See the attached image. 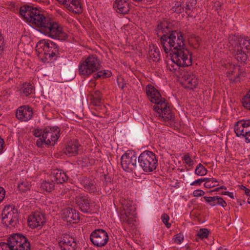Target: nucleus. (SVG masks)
<instances>
[{
    "label": "nucleus",
    "mask_w": 250,
    "mask_h": 250,
    "mask_svg": "<svg viewBox=\"0 0 250 250\" xmlns=\"http://www.w3.org/2000/svg\"><path fill=\"white\" fill-rule=\"evenodd\" d=\"M40 12L37 8L29 5H24L20 9V15L37 27L38 31L52 39L65 40L68 36L61 26Z\"/></svg>",
    "instance_id": "f257e3e1"
},
{
    "label": "nucleus",
    "mask_w": 250,
    "mask_h": 250,
    "mask_svg": "<svg viewBox=\"0 0 250 250\" xmlns=\"http://www.w3.org/2000/svg\"><path fill=\"white\" fill-rule=\"evenodd\" d=\"M157 37L160 39V44L164 51L168 54L172 50V43H174L177 30H175L173 25L167 20L160 22L155 29Z\"/></svg>",
    "instance_id": "f03ea898"
},
{
    "label": "nucleus",
    "mask_w": 250,
    "mask_h": 250,
    "mask_svg": "<svg viewBox=\"0 0 250 250\" xmlns=\"http://www.w3.org/2000/svg\"><path fill=\"white\" fill-rule=\"evenodd\" d=\"M36 50L39 53L38 56L43 62L54 61L60 57V48L57 43L50 40L39 41Z\"/></svg>",
    "instance_id": "7ed1b4c3"
},
{
    "label": "nucleus",
    "mask_w": 250,
    "mask_h": 250,
    "mask_svg": "<svg viewBox=\"0 0 250 250\" xmlns=\"http://www.w3.org/2000/svg\"><path fill=\"white\" fill-rule=\"evenodd\" d=\"M229 40L231 45H234L233 51L235 58L238 62H245L248 58L247 53H250V38L231 35L229 36Z\"/></svg>",
    "instance_id": "20e7f679"
},
{
    "label": "nucleus",
    "mask_w": 250,
    "mask_h": 250,
    "mask_svg": "<svg viewBox=\"0 0 250 250\" xmlns=\"http://www.w3.org/2000/svg\"><path fill=\"white\" fill-rule=\"evenodd\" d=\"M0 250H31L30 243L21 233H13L6 242H0Z\"/></svg>",
    "instance_id": "39448f33"
},
{
    "label": "nucleus",
    "mask_w": 250,
    "mask_h": 250,
    "mask_svg": "<svg viewBox=\"0 0 250 250\" xmlns=\"http://www.w3.org/2000/svg\"><path fill=\"white\" fill-rule=\"evenodd\" d=\"M100 62L96 55H90L79 65L80 75L87 77L101 69Z\"/></svg>",
    "instance_id": "423d86ee"
},
{
    "label": "nucleus",
    "mask_w": 250,
    "mask_h": 250,
    "mask_svg": "<svg viewBox=\"0 0 250 250\" xmlns=\"http://www.w3.org/2000/svg\"><path fill=\"white\" fill-rule=\"evenodd\" d=\"M138 170L141 168L146 172L154 170L158 165L156 156L152 152L146 150L138 157Z\"/></svg>",
    "instance_id": "0eeeda50"
},
{
    "label": "nucleus",
    "mask_w": 250,
    "mask_h": 250,
    "mask_svg": "<svg viewBox=\"0 0 250 250\" xmlns=\"http://www.w3.org/2000/svg\"><path fill=\"white\" fill-rule=\"evenodd\" d=\"M60 129L57 126H46L44 128L42 138L37 140L36 144L39 147H42L44 144L53 146L60 137Z\"/></svg>",
    "instance_id": "6e6552de"
},
{
    "label": "nucleus",
    "mask_w": 250,
    "mask_h": 250,
    "mask_svg": "<svg viewBox=\"0 0 250 250\" xmlns=\"http://www.w3.org/2000/svg\"><path fill=\"white\" fill-rule=\"evenodd\" d=\"M171 52L170 55L172 62L183 67L191 65V53L185 47Z\"/></svg>",
    "instance_id": "1a4fd4ad"
},
{
    "label": "nucleus",
    "mask_w": 250,
    "mask_h": 250,
    "mask_svg": "<svg viewBox=\"0 0 250 250\" xmlns=\"http://www.w3.org/2000/svg\"><path fill=\"white\" fill-rule=\"evenodd\" d=\"M137 155L132 150H128L121 157V165L124 170L126 171H132L137 168L138 169V163L136 162Z\"/></svg>",
    "instance_id": "9d476101"
},
{
    "label": "nucleus",
    "mask_w": 250,
    "mask_h": 250,
    "mask_svg": "<svg viewBox=\"0 0 250 250\" xmlns=\"http://www.w3.org/2000/svg\"><path fill=\"white\" fill-rule=\"evenodd\" d=\"M163 100L162 102H160L159 105H154L153 109L159 114V117L161 118V121L168 122V123L171 125L175 119L174 115L167 105V101L165 102L164 100Z\"/></svg>",
    "instance_id": "9b49d317"
},
{
    "label": "nucleus",
    "mask_w": 250,
    "mask_h": 250,
    "mask_svg": "<svg viewBox=\"0 0 250 250\" xmlns=\"http://www.w3.org/2000/svg\"><path fill=\"white\" fill-rule=\"evenodd\" d=\"M234 130L237 137L242 136L246 143H250V120H241L236 122Z\"/></svg>",
    "instance_id": "f8f14e48"
},
{
    "label": "nucleus",
    "mask_w": 250,
    "mask_h": 250,
    "mask_svg": "<svg viewBox=\"0 0 250 250\" xmlns=\"http://www.w3.org/2000/svg\"><path fill=\"white\" fill-rule=\"evenodd\" d=\"M90 240L92 243L98 247H102L106 245L109 240L107 232L101 229H96L91 233Z\"/></svg>",
    "instance_id": "ddd939ff"
},
{
    "label": "nucleus",
    "mask_w": 250,
    "mask_h": 250,
    "mask_svg": "<svg viewBox=\"0 0 250 250\" xmlns=\"http://www.w3.org/2000/svg\"><path fill=\"white\" fill-rule=\"evenodd\" d=\"M58 245L62 250H76L77 248L76 239L66 233L59 237Z\"/></svg>",
    "instance_id": "4468645a"
},
{
    "label": "nucleus",
    "mask_w": 250,
    "mask_h": 250,
    "mask_svg": "<svg viewBox=\"0 0 250 250\" xmlns=\"http://www.w3.org/2000/svg\"><path fill=\"white\" fill-rule=\"evenodd\" d=\"M146 91L149 101L155 104L154 105H159L160 104V102H162L163 101V100L165 102L167 101L165 98L162 97L161 94L159 91L150 84L146 86Z\"/></svg>",
    "instance_id": "2eb2a0df"
},
{
    "label": "nucleus",
    "mask_w": 250,
    "mask_h": 250,
    "mask_svg": "<svg viewBox=\"0 0 250 250\" xmlns=\"http://www.w3.org/2000/svg\"><path fill=\"white\" fill-rule=\"evenodd\" d=\"M33 109L29 105H22L19 107L16 111V118L21 122H27L32 119Z\"/></svg>",
    "instance_id": "dca6fc26"
},
{
    "label": "nucleus",
    "mask_w": 250,
    "mask_h": 250,
    "mask_svg": "<svg viewBox=\"0 0 250 250\" xmlns=\"http://www.w3.org/2000/svg\"><path fill=\"white\" fill-rule=\"evenodd\" d=\"M181 78L187 84L186 87L190 89L196 88L198 84L196 76L192 71H183L181 74Z\"/></svg>",
    "instance_id": "f3484780"
},
{
    "label": "nucleus",
    "mask_w": 250,
    "mask_h": 250,
    "mask_svg": "<svg viewBox=\"0 0 250 250\" xmlns=\"http://www.w3.org/2000/svg\"><path fill=\"white\" fill-rule=\"evenodd\" d=\"M74 202L83 212L90 213L91 212V200L88 197L78 195L74 198Z\"/></svg>",
    "instance_id": "a211bd4d"
},
{
    "label": "nucleus",
    "mask_w": 250,
    "mask_h": 250,
    "mask_svg": "<svg viewBox=\"0 0 250 250\" xmlns=\"http://www.w3.org/2000/svg\"><path fill=\"white\" fill-rule=\"evenodd\" d=\"M59 3L65 5L67 9L74 14H80L83 9L79 0H57Z\"/></svg>",
    "instance_id": "6ab92c4d"
},
{
    "label": "nucleus",
    "mask_w": 250,
    "mask_h": 250,
    "mask_svg": "<svg viewBox=\"0 0 250 250\" xmlns=\"http://www.w3.org/2000/svg\"><path fill=\"white\" fill-rule=\"evenodd\" d=\"M62 217L64 220L70 223H76L80 219L78 212L70 207L63 210Z\"/></svg>",
    "instance_id": "aec40b11"
},
{
    "label": "nucleus",
    "mask_w": 250,
    "mask_h": 250,
    "mask_svg": "<svg viewBox=\"0 0 250 250\" xmlns=\"http://www.w3.org/2000/svg\"><path fill=\"white\" fill-rule=\"evenodd\" d=\"M49 178L56 184H62L68 180V177L62 170L55 169L51 172Z\"/></svg>",
    "instance_id": "412c9836"
},
{
    "label": "nucleus",
    "mask_w": 250,
    "mask_h": 250,
    "mask_svg": "<svg viewBox=\"0 0 250 250\" xmlns=\"http://www.w3.org/2000/svg\"><path fill=\"white\" fill-rule=\"evenodd\" d=\"M28 225L32 228L42 226L45 223L44 215L40 212H36L28 219Z\"/></svg>",
    "instance_id": "4be33fe9"
},
{
    "label": "nucleus",
    "mask_w": 250,
    "mask_h": 250,
    "mask_svg": "<svg viewBox=\"0 0 250 250\" xmlns=\"http://www.w3.org/2000/svg\"><path fill=\"white\" fill-rule=\"evenodd\" d=\"M80 147L82 146L78 140H72L65 146L63 152L69 156H75L78 154Z\"/></svg>",
    "instance_id": "5701e85b"
},
{
    "label": "nucleus",
    "mask_w": 250,
    "mask_h": 250,
    "mask_svg": "<svg viewBox=\"0 0 250 250\" xmlns=\"http://www.w3.org/2000/svg\"><path fill=\"white\" fill-rule=\"evenodd\" d=\"M80 184L83 187L84 190L90 193L97 191L96 182L89 178L83 176L80 178Z\"/></svg>",
    "instance_id": "b1692460"
},
{
    "label": "nucleus",
    "mask_w": 250,
    "mask_h": 250,
    "mask_svg": "<svg viewBox=\"0 0 250 250\" xmlns=\"http://www.w3.org/2000/svg\"><path fill=\"white\" fill-rule=\"evenodd\" d=\"M130 5L125 0H116L113 7L116 12L121 14H127L130 10Z\"/></svg>",
    "instance_id": "393cba45"
},
{
    "label": "nucleus",
    "mask_w": 250,
    "mask_h": 250,
    "mask_svg": "<svg viewBox=\"0 0 250 250\" xmlns=\"http://www.w3.org/2000/svg\"><path fill=\"white\" fill-rule=\"evenodd\" d=\"M14 206L9 205L5 207L1 213V223L6 227H9V223L10 221L12 212Z\"/></svg>",
    "instance_id": "a878e982"
},
{
    "label": "nucleus",
    "mask_w": 250,
    "mask_h": 250,
    "mask_svg": "<svg viewBox=\"0 0 250 250\" xmlns=\"http://www.w3.org/2000/svg\"><path fill=\"white\" fill-rule=\"evenodd\" d=\"M177 35H175V39L174 40V42L172 43V50L180 49L185 47L184 34L181 31L177 30Z\"/></svg>",
    "instance_id": "bb28decb"
},
{
    "label": "nucleus",
    "mask_w": 250,
    "mask_h": 250,
    "mask_svg": "<svg viewBox=\"0 0 250 250\" xmlns=\"http://www.w3.org/2000/svg\"><path fill=\"white\" fill-rule=\"evenodd\" d=\"M12 212V215L10 221L9 223V228H18L20 225L19 223V212L18 209L14 207Z\"/></svg>",
    "instance_id": "cd10ccee"
},
{
    "label": "nucleus",
    "mask_w": 250,
    "mask_h": 250,
    "mask_svg": "<svg viewBox=\"0 0 250 250\" xmlns=\"http://www.w3.org/2000/svg\"><path fill=\"white\" fill-rule=\"evenodd\" d=\"M185 5L183 1H176L171 10L173 12L177 14H182L185 11Z\"/></svg>",
    "instance_id": "c85d7f7f"
},
{
    "label": "nucleus",
    "mask_w": 250,
    "mask_h": 250,
    "mask_svg": "<svg viewBox=\"0 0 250 250\" xmlns=\"http://www.w3.org/2000/svg\"><path fill=\"white\" fill-rule=\"evenodd\" d=\"M55 183L49 180L43 181L41 185V188L44 191L51 192L54 189Z\"/></svg>",
    "instance_id": "c756f323"
},
{
    "label": "nucleus",
    "mask_w": 250,
    "mask_h": 250,
    "mask_svg": "<svg viewBox=\"0 0 250 250\" xmlns=\"http://www.w3.org/2000/svg\"><path fill=\"white\" fill-rule=\"evenodd\" d=\"M96 72L97 73H95L94 75V78L96 80L98 79H104L105 78H109L112 75L111 72L109 70H104L103 71H101L99 70Z\"/></svg>",
    "instance_id": "7c9ffc66"
},
{
    "label": "nucleus",
    "mask_w": 250,
    "mask_h": 250,
    "mask_svg": "<svg viewBox=\"0 0 250 250\" xmlns=\"http://www.w3.org/2000/svg\"><path fill=\"white\" fill-rule=\"evenodd\" d=\"M21 89L22 93L26 96H28L31 94L33 93L35 90L33 86L30 83L23 84Z\"/></svg>",
    "instance_id": "2f4dec72"
},
{
    "label": "nucleus",
    "mask_w": 250,
    "mask_h": 250,
    "mask_svg": "<svg viewBox=\"0 0 250 250\" xmlns=\"http://www.w3.org/2000/svg\"><path fill=\"white\" fill-rule=\"evenodd\" d=\"M241 103L245 109L250 110V90L243 97Z\"/></svg>",
    "instance_id": "473e14b6"
},
{
    "label": "nucleus",
    "mask_w": 250,
    "mask_h": 250,
    "mask_svg": "<svg viewBox=\"0 0 250 250\" xmlns=\"http://www.w3.org/2000/svg\"><path fill=\"white\" fill-rule=\"evenodd\" d=\"M135 208L134 206L131 205V204H127L124 207V209L123 210V212H125L127 215H130L133 217L135 215Z\"/></svg>",
    "instance_id": "72a5a7b5"
},
{
    "label": "nucleus",
    "mask_w": 250,
    "mask_h": 250,
    "mask_svg": "<svg viewBox=\"0 0 250 250\" xmlns=\"http://www.w3.org/2000/svg\"><path fill=\"white\" fill-rule=\"evenodd\" d=\"M207 168L201 164H199L195 170V174L198 176H204L207 173Z\"/></svg>",
    "instance_id": "f704fd0d"
},
{
    "label": "nucleus",
    "mask_w": 250,
    "mask_h": 250,
    "mask_svg": "<svg viewBox=\"0 0 250 250\" xmlns=\"http://www.w3.org/2000/svg\"><path fill=\"white\" fill-rule=\"evenodd\" d=\"M120 219L122 221L129 225L132 223L133 217L127 215L122 211L121 213Z\"/></svg>",
    "instance_id": "c9c22d12"
},
{
    "label": "nucleus",
    "mask_w": 250,
    "mask_h": 250,
    "mask_svg": "<svg viewBox=\"0 0 250 250\" xmlns=\"http://www.w3.org/2000/svg\"><path fill=\"white\" fill-rule=\"evenodd\" d=\"M19 190L22 192H25L30 189V185L27 181H23L18 186Z\"/></svg>",
    "instance_id": "e433bc0d"
},
{
    "label": "nucleus",
    "mask_w": 250,
    "mask_h": 250,
    "mask_svg": "<svg viewBox=\"0 0 250 250\" xmlns=\"http://www.w3.org/2000/svg\"><path fill=\"white\" fill-rule=\"evenodd\" d=\"M209 231L207 229H201L197 234L198 237L201 239L207 238L208 237Z\"/></svg>",
    "instance_id": "4c0bfd02"
},
{
    "label": "nucleus",
    "mask_w": 250,
    "mask_h": 250,
    "mask_svg": "<svg viewBox=\"0 0 250 250\" xmlns=\"http://www.w3.org/2000/svg\"><path fill=\"white\" fill-rule=\"evenodd\" d=\"M204 199L211 206H215L217 205V196L213 197L204 196Z\"/></svg>",
    "instance_id": "58836bf2"
},
{
    "label": "nucleus",
    "mask_w": 250,
    "mask_h": 250,
    "mask_svg": "<svg viewBox=\"0 0 250 250\" xmlns=\"http://www.w3.org/2000/svg\"><path fill=\"white\" fill-rule=\"evenodd\" d=\"M104 185H105V190L107 191V192H109L110 190L112 188H114L113 186L112 187H111V185H113L112 183H111L110 177L108 175H104Z\"/></svg>",
    "instance_id": "ea45409f"
},
{
    "label": "nucleus",
    "mask_w": 250,
    "mask_h": 250,
    "mask_svg": "<svg viewBox=\"0 0 250 250\" xmlns=\"http://www.w3.org/2000/svg\"><path fill=\"white\" fill-rule=\"evenodd\" d=\"M90 103L95 106H100L102 104L101 98L90 97Z\"/></svg>",
    "instance_id": "a19ab883"
},
{
    "label": "nucleus",
    "mask_w": 250,
    "mask_h": 250,
    "mask_svg": "<svg viewBox=\"0 0 250 250\" xmlns=\"http://www.w3.org/2000/svg\"><path fill=\"white\" fill-rule=\"evenodd\" d=\"M202 180H204L203 182H205L204 184L205 187L210 188H213L216 186H217V184H211L210 182L211 181V179L213 180V178H201Z\"/></svg>",
    "instance_id": "79ce46f5"
},
{
    "label": "nucleus",
    "mask_w": 250,
    "mask_h": 250,
    "mask_svg": "<svg viewBox=\"0 0 250 250\" xmlns=\"http://www.w3.org/2000/svg\"><path fill=\"white\" fill-rule=\"evenodd\" d=\"M161 219L167 228H169L171 227V224L168 222L169 220V217L167 214H163L161 216Z\"/></svg>",
    "instance_id": "37998d69"
},
{
    "label": "nucleus",
    "mask_w": 250,
    "mask_h": 250,
    "mask_svg": "<svg viewBox=\"0 0 250 250\" xmlns=\"http://www.w3.org/2000/svg\"><path fill=\"white\" fill-rule=\"evenodd\" d=\"M182 160L189 166H191L193 164V161L190 158L189 153L185 154L182 157Z\"/></svg>",
    "instance_id": "c03bdc74"
},
{
    "label": "nucleus",
    "mask_w": 250,
    "mask_h": 250,
    "mask_svg": "<svg viewBox=\"0 0 250 250\" xmlns=\"http://www.w3.org/2000/svg\"><path fill=\"white\" fill-rule=\"evenodd\" d=\"M44 133V129L36 128L33 131V135L39 138H42V135Z\"/></svg>",
    "instance_id": "a18cd8bd"
},
{
    "label": "nucleus",
    "mask_w": 250,
    "mask_h": 250,
    "mask_svg": "<svg viewBox=\"0 0 250 250\" xmlns=\"http://www.w3.org/2000/svg\"><path fill=\"white\" fill-rule=\"evenodd\" d=\"M167 67L169 68V69L170 71L174 72L178 69H179L180 67H183V66H179L178 64L172 62V64H167Z\"/></svg>",
    "instance_id": "49530a36"
},
{
    "label": "nucleus",
    "mask_w": 250,
    "mask_h": 250,
    "mask_svg": "<svg viewBox=\"0 0 250 250\" xmlns=\"http://www.w3.org/2000/svg\"><path fill=\"white\" fill-rule=\"evenodd\" d=\"M184 240V236L181 233H178L175 235L174 238V242L178 244H181Z\"/></svg>",
    "instance_id": "de8ad7c7"
},
{
    "label": "nucleus",
    "mask_w": 250,
    "mask_h": 250,
    "mask_svg": "<svg viewBox=\"0 0 250 250\" xmlns=\"http://www.w3.org/2000/svg\"><path fill=\"white\" fill-rule=\"evenodd\" d=\"M217 205H219L222 207H225L227 206V204L225 201H224L221 197L217 196Z\"/></svg>",
    "instance_id": "09e8293b"
},
{
    "label": "nucleus",
    "mask_w": 250,
    "mask_h": 250,
    "mask_svg": "<svg viewBox=\"0 0 250 250\" xmlns=\"http://www.w3.org/2000/svg\"><path fill=\"white\" fill-rule=\"evenodd\" d=\"M205 192L201 189L195 190L193 192V195L194 197H199L204 195Z\"/></svg>",
    "instance_id": "8fccbe9b"
},
{
    "label": "nucleus",
    "mask_w": 250,
    "mask_h": 250,
    "mask_svg": "<svg viewBox=\"0 0 250 250\" xmlns=\"http://www.w3.org/2000/svg\"><path fill=\"white\" fill-rule=\"evenodd\" d=\"M240 189H242L245 191V193L247 196L250 197V189L248 188H246L245 186L243 185H239L238 186Z\"/></svg>",
    "instance_id": "3c124183"
},
{
    "label": "nucleus",
    "mask_w": 250,
    "mask_h": 250,
    "mask_svg": "<svg viewBox=\"0 0 250 250\" xmlns=\"http://www.w3.org/2000/svg\"><path fill=\"white\" fill-rule=\"evenodd\" d=\"M191 7L192 6L189 5V4L187 3L185 5V11L187 13V14L190 17H192V15H190V13L189 12V11L191 10Z\"/></svg>",
    "instance_id": "603ef678"
},
{
    "label": "nucleus",
    "mask_w": 250,
    "mask_h": 250,
    "mask_svg": "<svg viewBox=\"0 0 250 250\" xmlns=\"http://www.w3.org/2000/svg\"><path fill=\"white\" fill-rule=\"evenodd\" d=\"M5 190L4 189L1 187H0V202H1L4 199L5 197Z\"/></svg>",
    "instance_id": "864d4df0"
},
{
    "label": "nucleus",
    "mask_w": 250,
    "mask_h": 250,
    "mask_svg": "<svg viewBox=\"0 0 250 250\" xmlns=\"http://www.w3.org/2000/svg\"><path fill=\"white\" fill-rule=\"evenodd\" d=\"M154 51V53H153V54H150V56L158 60L160 56V53L159 51H157L156 49H155Z\"/></svg>",
    "instance_id": "5fc2aeb1"
},
{
    "label": "nucleus",
    "mask_w": 250,
    "mask_h": 250,
    "mask_svg": "<svg viewBox=\"0 0 250 250\" xmlns=\"http://www.w3.org/2000/svg\"><path fill=\"white\" fill-rule=\"evenodd\" d=\"M204 180H202L201 178L196 180L192 183L190 184L191 186H195V185H200L202 182H203Z\"/></svg>",
    "instance_id": "6e6d98bb"
},
{
    "label": "nucleus",
    "mask_w": 250,
    "mask_h": 250,
    "mask_svg": "<svg viewBox=\"0 0 250 250\" xmlns=\"http://www.w3.org/2000/svg\"><path fill=\"white\" fill-rule=\"evenodd\" d=\"M101 93L100 91H95L94 93L92 94L91 97H95V98H101Z\"/></svg>",
    "instance_id": "4d7b16f0"
},
{
    "label": "nucleus",
    "mask_w": 250,
    "mask_h": 250,
    "mask_svg": "<svg viewBox=\"0 0 250 250\" xmlns=\"http://www.w3.org/2000/svg\"><path fill=\"white\" fill-rule=\"evenodd\" d=\"M188 4H189V5H190L192 7H194L195 5L196 4V0H188Z\"/></svg>",
    "instance_id": "13d9d810"
},
{
    "label": "nucleus",
    "mask_w": 250,
    "mask_h": 250,
    "mask_svg": "<svg viewBox=\"0 0 250 250\" xmlns=\"http://www.w3.org/2000/svg\"><path fill=\"white\" fill-rule=\"evenodd\" d=\"M240 66H234L233 70L231 71V74H234L237 70L239 71Z\"/></svg>",
    "instance_id": "bf43d9fd"
},
{
    "label": "nucleus",
    "mask_w": 250,
    "mask_h": 250,
    "mask_svg": "<svg viewBox=\"0 0 250 250\" xmlns=\"http://www.w3.org/2000/svg\"><path fill=\"white\" fill-rule=\"evenodd\" d=\"M89 163L90 165H94L95 163V160L94 159H89Z\"/></svg>",
    "instance_id": "052dcab7"
},
{
    "label": "nucleus",
    "mask_w": 250,
    "mask_h": 250,
    "mask_svg": "<svg viewBox=\"0 0 250 250\" xmlns=\"http://www.w3.org/2000/svg\"><path fill=\"white\" fill-rule=\"evenodd\" d=\"M228 195L231 199H234V195L233 192H228Z\"/></svg>",
    "instance_id": "680f3d73"
},
{
    "label": "nucleus",
    "mask_w": 250,
    "mask_h": 250,
    "mask_svg": "<svg viewBox=\"0 0 250 250\" xmlns=\"http://www.w3.org/2000/svg\"><path fill=\"white\" fill-rule=\"evenodd\" d=\"M218 181L213 178V180L211 179V181L210 182L211 184H214V183H217Z\"/></svg>",
    "instance_id": "e2e57ef3"
},
{
    "label": "nucleus",
    "mask_w": 250,
    "mask_h": 250,
    "mask_svg": "<svg viewBox=\"0 0 250 250\" xmlns=\"http://www.w3.org/2000/svg\"><path fill=\"white\" fill-rule=\"evenodd\" d=\"M219 190H220V188H219H219H215V189H214L213 190H211V191H213V192H218Z\"/></svg>",
    "instance_id": "0e129e2a"
},
{
    "label": "nucleus",
    "mask_w": 250,
    "mask_h": 250,
    "mask_svg": "<svg viewBox=\"0 0 250 250\" xmlns=\"http://www.w3.org/2000/svg\"><path fill=\"white\" fill-rule=\"evenodd\" d=\"M195 41H196L197 42H200V41H201V39H200V37H196L195 38Z\"/></svg>",
    "instance_id": "69168bd1"
},
{
    "label": "nucleus",
    "mask_w": 250,
    "mask_h": 250,
    "mask_svg": "<svg viewBox=\"0 0 250 250\" xmlns=\"http://www.w3.org/2000/svg\"><path fill=\"white\" fill-rule=\"evenodd\" d=\"M229 191H223L222 192L221 194V195H228V193Z\"/></svg>",
    "instance_id": "338daca9"
},
{
    "label": "nucleus",
    "mask_w": 250,
    "mask_h": 250,
    "mask_svg": "<svg viewBox=\"0 0 250 250\" xmlns=\"http://www.w3.org/2000/svg\"><path fill=\"white\" fill-rule=\"evenodd\" d=\"M217 250H227L226 248H224L222 247H220Z\"/></svg>",
    "instance_id": "774afa93"
}]
</instances>
